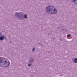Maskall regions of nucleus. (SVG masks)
Here are the masks:
<instances>
[{"mask_svg":"<svg viewBox=\"0 0 77 77\" xmlns=\"http://www.w3.org/2000/svg\"><path fill=\"white\" fill-rule=\"evenodd\" d=\"M71 1L73 3H75V2H75V3L77 4V0H71Z\"/></svg>","mask_w":77,"mask_h":77,"instance_id":"nucleus-7","label":"nucleus"},{"mask_svg":"<svg viewBox=\"0 0 77 77\" xmlns=\"http://www.w3.org/2000/svg\"><path fill=\"white\" fill-rule=\"evenodd\" d=\"M31 64H28V66H29V67H30V66H31Z\"/></svg>","mask_w":77,"mask_h":77,"instance_id":"nucleus-10","label":"nucleus"},{"mask_svg":"<svg viewBox=\"0 0 77 77\" xmlns=\"http://www.w3.org/2000/svg\"><path fill=\"white\" fill-rule=\"evenodd\" d=\"M29 62L30 63H33L34 62V59L32 57H30L29 59Z\"/></svg>","mask_w":77,"mask_h":77,"instance_id":"nucleus-4","label":"nucleus"},{"mask_svg":"<svg viewBox=\"0 0 77 77\" xmlns=\"http://www.w3.org/2000/svg\"><path fill=\"white\" fill-rule=\"evenodd\" d=\"M5 38V35H3L2 36H1L0 37V40L1 41H3L4 40V39Z\"/></svg>","mask_w":77,"mask_h":77,"instance_id":"nucleus-5","label":"nucleus"},{"mask_svg":"<svg viewBox=\"0 0 77 77\" xmlns=\"http://www.w3.org/2000/svg\"><path fill=\"white\" fill-rule=\"evenodd\" d=\"M5 59L7 60V59L5 58L4 59V60H3V58L0 57V65L2 67H4V68L9 67V65H10V62H9V60H8V61H7L6 60H5Z\"/></svg>","mask_w":77,"mask_h":77,"instance_id":"nucleus-3","label":"nucleus"},{"mask_svg":"<svg viewBox=\"0 0 77 77\" xmlns=\"http://www.w3.org/2000/svg\"><path fill=\"white\" fill-rule=\"evenodd\" d=\"M46 11L48 13L51 14H57V10L53 6L49 5L47 6L46 8Z\"/></svg>","mask_w":77,"mask_h":77,"instance_id":"nucleus-2","label":"nucleus"},{"mask_svg":"<svg viewBox=\"0 0 77 77\" xmlns=\"http://www.w3.org/2000/svg\"><path fill=\"white\" fill-rule=\"evenodd\" d=\"M63 75H60V76H62Z\"/></svg>","mask_w":77,"mask_h":77,"instance_id":"nucleus-13","label":"nucleus"},{"mask_svg":"<svg viewBox=\"0 0 77 77\" xmlns=\"http://www.w3.org/2000/svg\"><path fill=\"white\" fill-rule=\"evenodd\" d=\"M33 48L32 49L33 51H35V50L36 49V48H35V47H33Z\"/></svg>","mask_w":77,"mask_h":77,"instance_id":"nucleus-8","label":"nucleus"},{"mask_svg":"<svg viewBox=\"0 0 77 77\" xmlns=\"http://www.w3.org/2000/svg\"><path fill=\"white\" fill-rule=\"evenodd\" d=\"M2 33L1 32H0V37L2 36Z\"/></svg>","mask_w":77,"mask_h":77,"instance_id":"nucleus-11","label":"nucleus"},{"mask_svg":"<svg viewBox=\"0 0 77 77\" xmlns=\"http://www.w3.org/2000/svg\"><path fill=\"white\" fill-rule=\"evenodd\" d=\"M59 40H60V41H62L63 40V39L62 38H60Z\"/></svg>","mask_w":77,"mask_h":77,"instance_id":"nucleus-12","label":"nucleus"},{"mask_svg":"<svg viewBox=\"0 0 77 77\" xmlns=\"http://www.w3.org/2000/svg\"><path fill=\"white\" fill-rule=\"evenodd\" d=\"M15 16L19 20H24L25 19H27V15L26 14H24L22 12L17 13L16 12Z\"/></svg>","mask_w":77,"mask_h":77,"instance_id":"nucleus-1","label":"nucleus"},{"mask_svg":"<svg viewBox=\"0 0 77 77\" xmlns=\"http://www.w3.org/2000/svg\"><path fill=\"white\" fill-rule=\"evenodd\" d=\"M67 37H71V35H70V34H69L67 35Z\"/></svg>","mask_w":77,"mask_h":77,"instance_id":"nucleus-9","label":"nucleus"},{"mask_svg":"<svg viewBox=\"0 0 77 77\" xmlns=\"http://www.w3.org/2000/svg\"><path fill=\"white\" fill-rule=\"evenodd\" d=\"M55 39V38H54L53 39H54H54Z\"/></svg>","mask_w":77,"mask_h":77,"instance_id":"nucleus-14","label":"nucleus"},{"mask_svg":"<svg viewBox=\"0 0 77 77\" xmlns=\"http://www.w3.org/2000/svg\"><path fill=\"white\" fill-rule=\"evenodd\" d=\"M74 62L75 63H77V58H76L74 60Z\"/></svg>","mask_w":77,"mask_h":77,"instance_id":"nucleus-6","label":"nucleus"}]
</instances>
